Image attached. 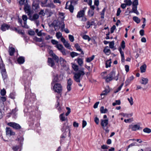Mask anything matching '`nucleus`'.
Masks as SVG:
<instances>
[{"label":"nucleus","mask_w":151,"mask_h":151,"mask_svg":"<svg viewBox=\"0 0 151 151\" xmlns=\"http://www.w3.org/2000/svg\"><path fill=\"white\" fill-rule=\"evenodd\" d=\"M115 29L116 26L114 25L111 28L110 31L111 33H113L114 32V31Z\"/></svg>","instance_id":"64"},{"label":"nucleus","mask_w":151,"mask_h":151,"mask_svg":"<svg viewBox=\"0 0 151 151\" xmlns=\"http://www.w3.org/2000/svg\"><path fill=\"white\" fill-rule=\"evenodd\" d=\"M121 47L122 48L124 49L125 48V42L124 40H123L122 41L121 45Z\"/></svg>","instance_id":"61"},{"label":"nucleus","mask_w":151,"mask_h":151,"mask_svg":"<svg viewBox=\"0 0 151 151\" xmlns=\"http://www.w3.org/2000/svg\"><path fill=\"white\" fill-rule=\"evenodd\" d=\"M110 77L113 79H114L116 81H117L118 79L119 74H117L116 76H115V73L114 71L112 70L109 75Z\"/></svg>","instance_id":"15"},{"label":"nucleus","mask_w":151,"mask_h":151,"mask_svg":"<svg viewBox=\"0 0 151 151\" xmlns=\"http://www.w3.org/2000/svg\"><path fill=\"white\" fill-rule=\"evenodd\" d=\"M61 130L62 132H63L61 136V138H64L66 137V133L67 132H68V136H70V126L68 125L67 122H65L63 124V126L61 129Z\"/></svg>","instance_id":"3"},{"label":"nucleus","mask_w":151,"mask_h":151,"mask_svg":"<svg viewBox=\"0 0 151 151\" xmlns=\"http://www.w3.org/2000/svg\"><path fill=\"white\" fill-rule=\"evenodd\" d=\"M124 83H122L121 85L118 88L117 90L115 92V93H116L118 92L119 91H120L123 86Z\"/></svg>","instance_id":"58"},{"label":"nucleus","mask_w":151,"mask_h":151,"mask_svg":"<svg viewBox=\"0 0 151 151\" xmlns=\"http://www.w3.org/2000/svg\"><path fill=\"white\" fill-rule=\"evenodd\" d=\"M146 68L147 65L145 64L142 65L140 67V70L141 73H143L145 72L146 71Z\"/></svg>","instance_id":"29"},{"label":"nucleus","mask_w":151,"mask_h":151,"mask_svg":"<svg viewBox=\"0 0 151 151\" xmlns=\"http://www.w3.org/2000/svg\"><path fill=\"white\" fill-rule=\"evenodd\" d=\"M72 67L75 71L77 72L79 70H78L79 67L78 65L73 63H72Z\"/></svg>","instance_id":"30"},{"label":"nucleus","mask_w":151,"mask_h":151,"mask_svg":"<svg viewBox=\"0 0 151 151\" xmlns=\"http://www.w3.org/2000/svg\"><path fill=\"white\" fill-rule=\"evenodd\" d=\"M39 17V15L35 13L33 15L32 19H31L32 20H35L38 19Z\"/></svg>","instance_id":"36"},{"label":"nucleus","mask_w":151,"mask_h":151,"mask_svg":"<svg viewBox=\"0 0 151 151\" xmlns=\"http://www.w3.org/2000/svg\"><path fill=\"white\" fill-rule=\"evenodd\" d=\"M21 146L20 145H16L13 146L12 149L14 151H17L21 149Z\"/></svg>","instance_id":"33"},{"label":"nucleus","mask_w":151,"mask_h":151,"mask_svg":"<svg viewBox=\"0 0 151 151\" xmlns=\"http://www.w3.org/2000/svg\"><path fill=\"white\" fill-rule=\"evenodd\" d=\"M33 8L35 10L38 9L39 7V4L37 2H33L32 4Z\"/></svg>","instance_id":"28"},{"label":"nucleus","mask_w":151,"mask_h":151,"mask_svg":"<svg viewBox=\"0 0 151 151\" xmlns=\"http://www.w3.org/2000/svg\"><path fill=\"white\" fill-rule=\"evenodd\" d=\"M77 62L78 64L80 66H81L83 63V60L81 58H80L78 59Z\"/></svg>","instance_id":"50"},{"label":"nucleus","mask_w":151,"mask_h":151,"mask_svg":"<svg viewBox=\"0 0 151 151\" xmlns=\"http://www.w3.org/2000/svg\"><path fill=\"white\" fill-rule=\"evenodd\" d=\"M93 22H90V21H88L87 22L86 27L87 28H89L91 26L93 25L92 23Z\"/></svg>","instance_id":"49"},{"label":"nucleus","mask_w":151,"mask_h":151,"mask_svg":"<svg viewBox=\"0 0 151 151\" xmlns=\"http://www.w3.org/2000/svg\"><path fill=\"white\" fill-rule=\"evenodd\" d=\"M68 2L66 3V6L65 7V9H68L70 11V12L71 13H73V10L74 9V6H73V4H71V3H70V5L69 6L68 8H67V3Z\"/></svg>","instance_id":"20"},{"label":"nucleus","mask_w":151,"mask_h":151,"mask_svg":"<svg viewBox=\"0 0 151 151\" xmlns=\"http://www.w3.org/2000/svg\"><path fill=\"white\" fill-rule=\"evenodd\" d=\"M111 59L107 60L106 63V67L107 68L111 66Z\"/></svg>","instance_id":"35"},{"label":"nucleus","mask_w":151,"mask_h":151,"mask_svg":"<svg viewBox=\"0 0 151 151\" xmlns=\"http://www.w3.org/2000/svg\"><path fill=\"white\" fill-rule=\"evenodd\" d=\"M55 47L60 51L62 50V49L64 48L62 45L60 44L57 45Z\"/></svg>","instance_id":"37"},{"label":"nucleus","mask_w":151,"mask_h":151,"mask_svg":"<svg viewBox=\"0 0 151 151\" xmlns=\"http://www.w3.org/2000/svg\"><path fill=\"white\" fill-rule=\"evenodd\" d=\"M129 129H131L132 131H136L137 130L142 129V128L139 125L137 124L130 125L129 126Z\"/></svg>","instance_id":"9"},{"label":"nucleus","mask_w":151,"mask_h":151,"mask_svg":"<svg viewBox=\"0 0 151 151\" xmlns=\"http://www.w3.org/2000/svg\"><path fill=\"white\" fill-rule=\"evenodd\" d=\"M133 20L137 23H139L140 22V19L137 17L134 16L133 18Z\"/></svg>","instance_id":"38"},{"label":"nucleus","mask_w":151,"mask_h":151,"mask_svg":"<svg viewBox=\"0 0 151 151\" xmlns=\"http://www.w3.org/2000/svg\"><path fill=\"white\" fill-rule=\"evenodd\" d=\"M17 61L18 63L19 64H22L25 61L24 58L23 56H20L18 58Z\"/></svg>","instance_id":"21"},{"label":"nucleus","mask_w":151,"mask_h":151,"mask_svg":"<svg viewBox=\"0 0 151 151\" xmlns=\"http://www.w3.org/2000/svg\"><path fill=\"white\" fill-rule=\"evenodd\" d=\"M51 42L53 45H56L58 44V42L55 40L52 39L51 40Z\"/></svg>","instance_id":"57"},{"label":"nucleus","mask_w":151,"mask_h":151,"mask_svg":"<svg viewBox=\"0 0 151 151\" xmlns=\"http://www.w3.org/2000/svg\"><path fill=\"white\" fill-rule=\"evenodd\" d=\"M17 140H18L19 141L21 145L22 144V142H23L24 140V138L22 136H18L17 137Z\"/></svg>","instance_id":"41"},{"label":"nucleus","mask_w":151,"mask_h":151,"mask_svg":"<svg viewBox=\"0 0 151 151\" xmlns=\"http://www.w3.org/2000/svg\"><path fill=\"white\" fill-rule=\"evenodd\" d=\"M6 130L7 135L11 136L14 135L15 134V132L12 131L10 127H6Z\"/></svg>","instance_id":"14"},{"label":"nucleus","mask_w":151,"mask_h":151,"mask_svg":"<svg viewBox=\"0 0 151 151\" xmlns=\"http://www.w3.org/2000/svg\"><path fill=\"white\" fill-rule=\"evenodd\" d=\"M66 109L67 110V112L65 114V115L66 116H67L69 115L71 112L70 109L69 107H66Z\"/></svg>","instance_id":"53"},{"label":"nucleus","mask_w":151,"mask_h":151,"mask_svg":"<svg viewBox=\"0 0 151 151\" xmlns=\"http://www.w3.org/2000/svg\"><path fill=\"white\" fill-rule=\"evenodd\" d=\"M53 86V89L55 92L59 93H61L62 91V86L60 83H54Z\"/></svg>","instance_id":"6"},{"label":"nucleus","mask_w":151,"mask_h":151,"mask_svg":"<svg viewBox=\"0 0 151 151\" xmlns=\"http://www.w3.org/2000/svg\"><path fill=\"white\" fill-rule=\"evenodd\" d=\"M134 77L133 76H132L128 78L126 81L125 83L126 86L128 85L134 79Z\"/></svg>","instance_id":"26"},{"label":"nucleus","mask_w":151,"mask_h":151,"mask_svg":"<svg viewBox=\"0 0 151 151\" xmlns=\"http://www.w3.org/2000/svg\"><path fill=\"white\" fill-rule=\"evenodd\" d=\"M55 60L53 58H48V65L52 67H54L55 65Z\"/></svg>","instance_id":"12"},{"label":"nucleus","mask_w":151,"mask_h":151,"mask_svg":"<svg viewBox=\"0 0 151 151\" xmlns=\"http://www.w3.org/2000/svg\"><path fill=\"white\" fill-rule=\"evenodd\" d=\"M59 62L61 66L65 68L66 66V61L65 59L62 57H60L59 59Z\"/></svg>","instance_id":"16"},{"label":"nucleus","mask_w":151,"mask_h":151,"mask_svg":"<svg viewBox=\"0 0 151 151\" xmlns=\"http://www.w3.org/2000/svg\"><path fill=\"white\" fill-rule=\"evenodd\" d=\"M83 38L86 40H88V41L90 40V38L89 37L88 35H83Z\"/></svg>","instance_id":"59"},{"label":"nucleus","mask_w":151,"mask_h":151,"mask_svg":"<svg viewBox=\"0 0 151 151\" xmlns=\"http://www.w3.org/2000/svg\"><path fill=\"white\" fill-rule=\"evenodd\" d=\"M73 83V81L70 78H69L67 81V88L68 92L70 91L71 90V86Z\"/></svg>","instance_id":"13"},{"label":"nucleus","mask_w":151,"mask_h":151,"mask_svg":"<svg viewBox=\"0 0 151 151\" xmlns=\"http://www.w3.org/2000/svg\"><path fill=\"white\" fill-rule=\"evenodd\" d=\"M49 54L55 60L56 63H58L59 62V59L58 57L56 55L52 50H50L49 52Z\"/></svg>","instance_id":"11"},{"label":"nucleus","mask_w":151,"mask_h":151,"mask_svg":"<svg viewBox=\"0 0 151 151\" xmlns=\"http://www.w3.org/2000/svg\"><path fill=\"white\" fill-rule=\"evenodd\" d=\"M127 100L129 101L131 105H132L133 104V99L132 97H131L130 98H128Z\"/></svg>","instance_id":"51"},{"label":"nucleus","mask_w":151,"mask_h":151,"mask_svg":"<svg viewBox=\"0 0 151 151\" xmlns=\"http://www.w3.org/2000/svg\"><path fill=\"white\" fill-rule=\"evenodd\" d=\"M53 77L54 78L51 83L52 86L53 85L54 83L60 82L63 79V76L61 75H58L56 74V75H54Z\"/></svg>","instance_id":"5"},{"label":"nucleus","mask_w":151,"mask_h":151,"mask_svg":"<svg viewBox=\"0 0 151 151\" xmlns=\"http://www.w3.org/2000/svg\"><path fill=\"white\" fill-rule=\"evenodd\" d=\"M79 55V54L74 52H72L70 53V56L73 58H74L76 56L78 55Z\"/></svg>","instance_id":"43"},{"label":"nucleus","mask_w":151,"mask_h":151,"mask_svg":"<svg viewBox=\"0 0 151 151\" xmlns=\"http://www.w3.org/2000/svg\"><path fill=\"white\" fill-rule=\"evenodd\" d=\"M10 28V26L5 23L2 24L1 27V29L3 31H6Z\"/></svg>","instance_id":"18"},{"label":"nucleus","mask_w":151,"mask_h":151,"mask_svg":"<svg viewBox=\"0 0 151 151\" xmlns=\"http://www.w3.org/2000/svg\"><path fill=\"white\" fill-rule=\"evenodd\" d=\"M124 2L126 3L127 6H130L132 4V2L130 0H124Z\"/></svg>","instance_id":"44"},{"label":"nucleus","mask_w":151,"mask_h":151,"mask_svg":"<svg viewBox=\"0 0 151 151\" xmlns=\"http://www.w3.org/2000/svg\"><path fill=\"white\" fill-rule=\"evenodd\" d=\"M7 124L16 130H19L21 128V126L19 124L14 122H9Z\"/></svg>","instance_id":"8"},{"label":"nucleus","mask_w":151,"mask_h":151,"mask_svg":"<svg viewBox=\"0 0 151 151\" xmlns=\"http://www.w3.org/2000/svg\"><path fill=\"white\" fill-rule=\"evenodd\" d=\"M68 37L70 40L71 42H73L74 40V37L73 36L71 35H69Z\"/></svg>","instance_id":"54"},{"label":"nucleus","mask_w":151,"mask_h":151,"mask_svg":"<svg viewBox=\"0 0 151 151\" xmlns=\"http://www.w3.org/2000/svg\"><path fill=\"white\" fill-rule=\"evenodd\" d=\"M83 70L84 68H83L82 70H79L78 72L74 73V75L73 78L74 80L76 82L79 83L78 84V85L80 87L82 86V84L80 83L81 81V77L83 76L85 74Z\"/></svg>","instance_id":"2"},{"label":"nucleus","mask_w":151,"mask_h":151,"mask_svg":"<svg viewBox=\"0 0 151 151\" xmlns=\"http://www.w3.org/2000/svg\"><path fill=\"white\" fill-rule=\"evenodd\" d=\"M19 4L20 6L24 5V9L25 12H27L28 15L31 14V10L27 0H20Z\"/></svg>","instance_id":"4"},{"label":"nucleus","mask_w":151,"mask_h":151,"mask_svg":"<svg viewBox=\"0 0 151 151\" xmlns=\"http://www.w3.org/2000/svg\"><path fill=\"white\" fill-rule=\"evenodd\" d=\"M144 132L147 133H149L151 132V130L150 129L147 128H145L143 130Z\"/></svg>","instance_id":"47"},{"label":"nucleus","mask_w":151,"mask_h":151,"mask_svg":"<svg viewBox=\"0 0 151 151\" xmlns=\"http://www.w3.org/2000/svg\"><path fill=\"white\" fill-rule=\"evenodd\" d=\"M104 52L107 55H109L110 54V50L108 46L106 47L104 50Z\"/></svg>","instance_id":"32"},{"label":"nucleus","mask_w":151,"mask_h":151,"mask_svg":"<svg viewBox=\"0 0 151 151\" xmlns=\"http://www.w3.org/2000/svg\"><path fill=\"white\" fill-rule=\"evenodd\" d=\"M1 73L2 75V78L4 80L5 79L7 78L8 76L5 68V65L3 62L1 64Z\"/></svg>","instance_id":"7"},{"label":"nucleus","mask_w":151,"mask_h":151,"mask_svg":"<svg viewBox=\"0 0 151 151\" xmlns=\"http://www.w3.org/2000/svg\"><path fill=\"white\" fill-rule=\"evenodd\" d=\"M15 50L14 48L12 47L9 48V55L10 56H13L14 55Z\"/></svg>","instance_id":"27"},{"label":"nucleus","mask_w":151,"mask_h":151,"mask_svg":"<svg viewBox=\"0 0 151 151\" xmlns=\"http://www.w3.org/2000/svg\"><path fill=\"white\" fill-rule=\"evenodd\" d=\"M119 51L121 54V61L123 62L124 61V52L122 51V48L120 47L119 48Z\"/></svg>","instance_id":"25"},{"label":"nucleus","mask_w":151,"mask_h":151,"mask_svg":"<svg viewBox=\"0 0 151 151\" xmlns=\"http://www.w3.org/2000/svg\"><path fill=\"white\" fill-rule=\"evenodd\" d=\"M56 36L57 38L59 39L62 37V35L60 32H57L56 33Z\"/></svg>","instance_id":"55"},{"label":"nucleus","mask_w":151,"mask_h":151,"mask_svg":"<svg viewBox=\"0 0 151 151\" xmlns=\"http://www.w3.org/2000/svg\"><path fill=\"white\" fill-rule=\"evenodd\" d=\"M132 12L136 14L137 15L139 14V13L137 10V6H133L132 9V11H130L129 13H130Z\"/></svg>","instance_id":"22"},{"label":"nucleus","mask_w":151,"mask_h":151,"mask_svg":"<svg viewBox=\"0 0 151 151\" xmlns=\"http://www.w3.org/2000/svg\"><path fill=\"white\" fill-rule=\"evenodd\" d=\"M94 57V55H93L91 57L87 58L86 60V62L88 63L90 62L93 59Z\"/></svg>","instance_id":"42"},{"label":"nucleus","mask_w":151,"mask_h":151,"mask_svg":"<svg viewBox=\"0 0 151 151\" xmlns=\"http://www.w3.org/2000/svg\"><path fill=\"white\" fill-rule=\"evenodd\" d=\"M94 13L93 10L91 9H89L88 12V14L90 17L92 16L93 15Z\"/></svg>","instance_id":"48"},{"label":"nucleus","mask_w":151,"mask_h":151,"mask_svg":"<svg viewBox=\"0 0 151 151\" xmlns=\"http://www.w3.org/2000/svg\"><path fill=\"white\" fill-rule=\"evenodd\" d=\"M60 51L62 52V54L64 55H66L68 52V51L65 49L64 48Z\"/></svg>","instance_id":"39"},{"label":"nucleus","mask_w":151,"mask_h":151,"mask_svg":"<svg viewBox=\"0 0 151 151\" xmlns=\"http://www.w3.org/2000/svg\"><path fill=\"white\" fill-rule=\"evenodd\" d=\"M75 0H71L70 1V3L73 4V5H76L77 4L78 0L75 1Z\"/></svg>","instance_id":"63"},{"label":"nucleus","mask_w":151,"mask_h":151,"mask_svg":"<svg viewBox=\"0 0 151 151\" xmlns=\"http://www.w3.org/2000/svg\"><path fill=\"white\" fill-rule=\"evenodd\" d=\"M22 78L24 83H29L32 79L31 72L28 69L25 70L23 72Z\"/></svg>","instance_id":"1"},{"label":"nucleus","mask_w":151,"mask_h":151,"mask_svg":"<svg viewBox=\"0 0 151 151\" xmlns=\"http://www.w3.org/2000/svg\"><path fill=\"white\" fill-rule=\"evenodd\" d=\"M148 80L147 78L142 77L141 78V81L140 83L141 84L143 85H146L148 83Z\"/></svg>","instance_id":"23"},{"label":"nucleus","mask_w":151,"mask_h":151,"mask_svg":"<svg viewBox=\"0 0 151 151\" xmlns=\"http://www.w3.org/2000/svg\"><path fill=\"white\" fill-rule=\"evenodd\" d=\"M47 7H49L52 8H55V5L53 4L52 2L48 3L47 4Z\"/></svg>","instance_id":"40"},{"label":"nucleus","mask_w":151,"mask_h":151,"mask_svg":"<svg viewBox=\"0 0 151 151\" xmlns=\"http://www.w3.org/2000/svg\"><path fill=\"white\" fill-rule=\"evenodd\" d=\"M59 118L60 120L62 122L66 121V122L68 123V119L67 117H65V116H64V113H63L62 114H61L59 116Z\"/></svg>","instance_id":"19"},{"label":"nucleus","mask_w":151,"mask_h":151,"mask_svg":"<svg viewBox=\"0 0 151 151\" xmlns=\"http://www.w3.org/2000/svg\"><path fill=\"white\" fill-rule=\"evenodd\" d=\"M100 111L101 113H105L107 111V109H104V106H102L100 108Z\"/></svg>","instance_id":"45"},{"label":"nucleus","mask_w":151,"mask_h":151,"mask_svg":"<svg viewBox=\"0 0 151 151\" xmlns=\"http://www.w3.org/2000/svg\"><path fill=\"white\" fill-rule=\"evenodd\" d=\"M114 41H112L109 42V47L111 49L114 47Z\"/></svg>","instance_id":"52"},{"label":"nucleus","mask_w":151,"mask_h":151,"mask_svg":"<svg viewBox=\"0 0 151 151\" xmlns=\"http://www.w3.org/2000/svg\"><path fill=\"white\" fill-rule=\"evenodd\" d=\"M106 80V82H108L112 80L113 79L109 75H108L106 77L104 78Z\"/></svg>","instance_id":"34"},{"label":"nucleus","mask_w":151,"mask_h":151,"mask_svg":"<svg viewBox=\"0 0 151 151\" xmlns=\"http://www.w3.org/2000/svg\"><path fill=\"white\" fill-rule=\"evenodd\" d=\"M110 91V89L109 88H107L105 89V90L101 94V95L102 97V96H106L107 95L108 93Z\"/></svg>","instance_id":"31"},{"label":"nucleus","mask_w":151,"mask_h":151,"mask_svg":"<svg viewBox=\"0 0 151 151\" xmlns=\"http://www.w3.org/2000/svg\"><path fill=\"white\" fill-rule=\"evenodd\" d=\"M108 124V119L101 120V125L104 129L107 126Z\"/></svg>","instance_id":"17"},{"label":"nucleus","mask_w":151,"mask_h":151,"mask_svg":"<svg viewBox=\"0 0 151 151\" xmlns=\"http://www.w3.org/2000/svg\"><path fill=\"white\" fill-rule=\"evenodd\" d=\"M86 9V7H85L83 9L78 12L76 15V17L77 18H81V17H82L83 16H84L85 14V12Z\"/></svg>","instance_id":"10"},{"label":"nucleus","mask_w":151,"mask_h":151,"mask_svg":"<svg viewBox=\"0 0 151 151\" xmlns=\"http://www.w3.org/2000/svg\"><path fill=\"white\" fill-rule=\"evenodd\" d=\"M132 3L133 6H137L138 5V0H133Z\"/></svg>","instance_id":"46"},{"label":"nucleus","mask_w":151,"mask_h":151,"mask_svg":"<svg viewBox=\"0 0 151 151\" xmlns=\"http://www.w3.org/2000/svg\"><path fill=\"white\" fill-rule=\"evenodd\" d=\"M74 47L76 48L77 50L81 52L82 54H84V53L83 51L81 49V48L80 46L79 45L78 43H76Z\"/></svg>","instance_id":"24"},{"label":"nucleus","mask_w":151,"mask_h":151,"mask_svg":"<svg viewBox=\"0 0 151 151\" xmlns=\"http://www.w3.org/2000/svg\"><path fill=\"white\" fill-rule=\"evenodd\" d=\"M22 19L24 20V22L27 21V15H23L22 16Z\"/></svg>","instance_id":"62"},{"label":"nucleus","mask_w":151,"mask_h":151,"mask_svg":"<svg viewBox=\"0 0 151 151\" xmlns=\"http://www.w3.org/2000/svg\"><path fill=\"white\" fill-rule=\"evenodd\" d=\"M17 110H16V108H15L14 109H13L11 112L10 113L11 114H13L14 115H15L16 113V112L17 111Z\"/></svg>","instance_id":"60"},{"label":"nucleus","mask_w":151,"mask_h":151,"mask_svg":"<svg viewBox=\"0 0 151 151\" xmlns=\"http://www.w3.org/2000/svg\"><path fill=\"white\" fill-rule=\"evenodd\" d=\"M6 90L3 89L1 91V94L2 96H4L6 94Z\"/></svg>","instance_id":"56"}]
</instances>
